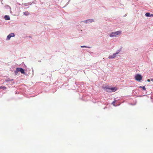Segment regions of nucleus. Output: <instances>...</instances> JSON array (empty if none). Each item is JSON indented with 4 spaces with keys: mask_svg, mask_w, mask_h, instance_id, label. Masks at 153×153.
<instances>
[{
    "mask_svg": "<svg viewBox=\"0 0 153 153\" xmlns=\"http://www.w3.org/2000/svg\"><path fill=\"white\" fill-rule=\"evenodd\" d=\"M102 88L105 91L108 92H115L117 90V88L116 87L110 88L108 86L103 87Z\"/></svg>",
    "mask_w": 153,
    "mask_h": 153,
    "instance_id": "obj_1",
    "label": "nucleus"
},
{
    "mask_svg": "<svg viewBox=\"0 0 153 153\" xmlns=\"http://www.w3.org/2000/svg\"><path fill=\"white\" fill-rule=\"evenodd\" d=\"M102 88L105 91L108 92H115L117 90V88L116 87L110 88L108 86L103 87Z\"/></svg>",
    "mask_w": 153,
    "mask_h": 153,
    "instance_id": "obj_2",
    "label": "nucleus"
},
{
    "mask_svg": "<svg viewBox=\"0 0 153 153\" xmlns=\"http://www.w3.org/2000/svg\"><path fill=\"white\" fill-rule=\"evenodd\" d=\"M121 33V32L120 31H117L114 32H112L109 35V36L110 37L116 36L117 35L120 34Z\"/></svg>",
    "mask_w": 153,
    "mask_h": 153,
    "instance_id": "obj_3",
    "label": "nucleus"
},
{
    "mask_svg": "<svg viewBox=\"0 0 153 153\" xmlns=\"http://www.w3.org/2000/svg\"><path fill=\"white\" fill-rule=\"evenodd\" d=\"M18 72H20L21 73L23 74H24L25 73L24 70L22 68H17L16 71H15V73L16 74Z\"/></svg>",
    "mask_w": 153,
    "mask_h": 153,
    "instance_id": "obj_4",
    "label": "nucleus"
},
{
    "mask_svg": "<svg viewBox=\"0 0 153 153\" xmlns=\"http://www.w3.org/2000/svg\"><path fill=\"white\" fill-rule=\"evenodd\" d=\"M142 79V76L140 74H137L135 76V79L137 81H140Z\"/></svg>",
    "mask_w": 153,
    "mask_h": 153,
    "instance_id": "obj_5",
    "label": "nucleus"
},
{
    "mask_svg": "<svg viewBox=\"0 0 153 153\" xmlns=\"http://www.w3.org/2000/svg\"><path fill=\"white\" fill-rule=\"evenodd\" d=\"M15 36L14 34L13 33H11L7 37V40H9L11 37H13Z\"/></svg>",
    "mask_w": 153,
    "mask_h": 153,
    "instance_id": "obj_6",
    "label": "nucleus"
},
{
    "mask_svg": "<svg viewBox=\"0 0 153 153\" xmlns=\"http://www.w3.org/2000/svg\"><path fill=\"white\" fill-rule=\"evenodd\" d=\"M118 53L117 52V53H114L112 55L108 57V58L109 59L114 58L115 57H116V54H118Z\"/></svg>",
    "mask_w": 153,
    "mask_h": 153,
    "instance_id": "obj_7",
    "label": "nucleus"
},
{
    "mask_svg": "<svg viewBox=\"0 0 153 153\" xmlns=\"http://www.w3.org/2000/svg\"><path fill=\"white\" fill-rule=\"evenodd\" d=\"M94 22V20L93 19H88L84 21L85 23H89V22Z\"/></svg>",
    "mask_w": 153,
    "mask_h": 153,
    "instance_id": "obj_8",
    "label": "nucleus"
},
{
    "mask_svg": "<svg viewBox=\"0 0 153 153\" xmlns=\"http://www.w3.org/2000/svg\"><path fill=\"white\" fill-rule=\"evenodd\" d=\"M4 18L6 20H10V19L9 16L6 15L4 16Z\"/></svg>",
    "mask_w": 153,
    "mask_h": 153,
    "instance_id": "obj_9",
    "label": "nucleus"
},
{
    "mask_svg": "<svg viewBox=\"0 0 153 153\" xmlns=\"http://www.w3.org/2000/svg\"><path fill=\"white\" fill-rule=\"evenodd\" d=\"M23 13L24 15H26V16L28 15L29 14V13L27 11H26V12H24Z\"/></svg>",
    "mask_w": 153,
    "mask_h": 153,
    "instance_id": "obj_10",
    "label": "nucleus"
},
{
    "mask_svg": "<svg viewBox=\"0 0 153 153\" xmlns=\"http://www.w3.org/2000/svg\"><path fill=\"white\" fill-rule=\"evenodd\" d=\"M145 15L147 17L150 16V14L149 13H146Z\"/></svg>",
    "mask_w": 153,
    "mask_h": 153,
    "instance_id": "obj_11",
    "label": "nucleus"
},
{
    "mask_svg": "<svg viewBox=\"0 0 153 153\" xmlns=\"http://www.w3.org/2000/svg\"><path fill=\"white\" fill-rule=\"evenodd\" d=\"M0 88L3 89L4 90H5L6 88V87L5 86H0Z\"/></svg>",
    "mask_w": 153,
    "mask_h": 153,
    "instance_id": "obj_12",
    "label": "nucleus"
},
{
    "mask_svg": "<svg viewBox=\"0 0 153 153\" xmlns=\"http://www.w3.org/2000/svg\"><path fill=\"white\" fill-rule=\"evenodd\" d=\"M139 87L140 88H143V90H145V91L146 90V88H145V86H143V87H142V86H140Z\"/></svg>",
    "mask_w": 153,
    "mask_h": 153,
    "instance_id": "obj_13",
    "label": "nucleus"
},
{
    "mask_svg": "<svg viewBox=\"0 0 153 153\" xmlns=\"http://www.w3.org/2000/svg\"><path fill=\"white\" fill-rule=\"evenodd\" d=\"M115 102H116V101H114L112 103V104H113L114 105V106L115 105L114 104L115 103Z\"/></svg>",
    "mask_w": 153,
    "mask_h": 153,
    "instance_id": "obj_14",
    "label": "nucleus"
},
{
    "mask_svg": "<svg viewBox=\"0 0 153 153\" xmlns=\"http://www.w3.org/2000/svg\"><path fill=\"white\" fill-rule=\"evenodd\" d=\"M81 48H85V47H87L86 46H82L81 47Z\"/></svg>",
    "mask_w": 153,
    "mask_h": 153,
    "instance_id": "obj_15",
    "label": "nucleus"
},
{
    "mask_svg": "<svg viewBox=\"0 0 153 153\" xmlns=\"http://www.w3.org/2000/svg\"><path fill=\"white\" fill-rule=\"evenodd\" d=\"M147 81L148 82H150V80L149 79H147Z\"/></svg>",
    "mask_w": 153,
    "mask_h": 153,
    "instance_id": "obj_16",
    "label": "nucleus"
},
{
    "mask_svg": "<svg viewBox=\"0 0 153 153\" xmlns=\"http://www.w3.org/2000/svg\"><path fill=\"white\" fill-rule=\"evenodd\" d=\"M153 16V14H151L150 15V16Z\"/></svg>",
    "mask_w": 153,
    "mask_h": 153,
    "instance_id": "obj_17",
    "label": "nucleus"
}]
</instances>
